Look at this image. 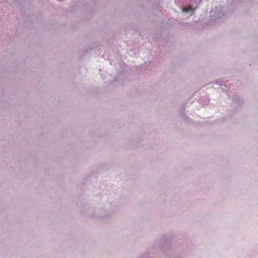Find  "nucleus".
<instances>
[{"label":"nucleus","mask_w":258,"mask_h":258,"mask_svg":"<svg viewBox=\"0 0 258 258\" xmlns=\"http://www.w3.org/2000/svg\"><path fill=\"white\" fill-rule=\"evenodd\" d=\"M225 13L221 6L218 5L215 6L212 10L211 15L216 19H219L222 18L225 15Z\"/></svg>","instance_id":"nucleus-2"},{"label":"nucleus","mask_w":258,"mask_h":258,"mask_svg":"<svg viewBox=\"0 0 258 258\" xmlns=\"http://www.w3.org/2000/svg\"><path fill=\"white\" fill-rule=\"evenodd\" d=\"M116 209L115 204L107 203L103 206L96 209L92 214V216L97 219H106L111 216Z\"/></svg>","instance_id":"nucleus-1"},{"label":"nucleus","mask_w":258,"mask_h":258,"mask_svg":"<svg viewBox=\"0 0 258 258\" xmlns=\"http://www.w3.org/2000/svg\"><path fill=\"white\" fill-rule=\"evenodd\" d=\"M194 9L191 7L184 8L182 9V12L184 13H187L189 12H192Z\"/></svg>","instance_id":"nucleus-3"}]
</instances>
